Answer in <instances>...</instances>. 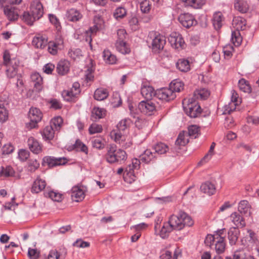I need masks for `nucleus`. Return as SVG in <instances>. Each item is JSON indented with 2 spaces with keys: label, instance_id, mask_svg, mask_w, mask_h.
Wrapping results in <instances>:
<instances>
[{
  "label": "nucleus",
  "instance_id": "obj_1",
  "mask_svg": "<svg viewBox=\"0 0 259 259\" xmlns=\"http://www.w3.org/2000/svg\"><path fill=\"white\" fill-rule=\"evenodd\" d=\"M193 225V221L191 218L185 212L180 211L178 215H172L168 222L163 224L160 235L162 238H164L173 230H181L185 226L190 227Z\"/></svg>",
  "mask_w": 259,
  "mask_h": 259
},
{
  "label": "nucleus",
  "instance_id": "obj_2",
  "mask_svg": "<svg viewBox=\"0 0 259 259\" xmlns=\"http://www.w3.org/2000/svg\"><path fill=\"white\" fill-rule=\"evenodd\" d=\"M105 159L108 163L121 162L124 161L127 158L126 152L120 149H117L114 144L110 145L106 154Z\"/></svg>",
  "mask_w": 259,
  "mask_h": 259
},
{
  "label": "nucleus",
  "instance_id": "obj_3",
  "mask_svg": "<svg viewBox=\"0 0 259 259\" xmlns=\"http://www.w3.org/2000/svg\"><path fill=\"white\" fill-rule=\"evenodd\" d=\"M187 102V106H184V109L186 114L191 118H196L198 117L202 112V109L200 106L198 104L193 98L189 99L188 100L185 99L183 104Z\"/></svg>",
  "mask_w": 259,
  "mask_h": 259
},
{
  "label": "nucleus",
  "instance_id": "obj_4",
  "mask_svg": "<svg viewBox=\"0 0 259 259\" xmlns=\"http://www.w3.org/2000/svg\"><path fill=\"white\" fill-rule=\"evenodd\" d=\"M28 116L30 121L26 123V126L30 130L37 126V123L41 120L42 114L39 109L31 107L30 109Z\"/></svg>",
  "mask_w": 259,
  "mask_h": 259
},
{
  "label": "nucleus",
  "instance_id": "obj_5",
  "mask_svg": "<svg viewBox=\"0 0 259 259\" xmlns=\"http://www.w3.org/2000/svg\"><path fill=\"white\" fill-rule=\"evenodd\" d=\"M168 40L171 47L175 49H183L186 46L182 35L178 32L171 33L168 37Z\"/></svg>",
  "mask_w": 259,
  "mask_h": 259
},
{
  "label": "nucleus",
  "instance_id": "obj_6",
  "mask_svg": "<svg viewBox=\"0 0 259 259\" xmlns=\"http://www.w3.org/2000/svg\"><path fill=\"white\" fill-rule=\"evenodd\" d=\"M155 97L166 102L174 100L176 97V94L169 88H162L155 91Z\"/></svg>",
  "mask_w": 259,
  "mask_h": 259
},
{
  "label": "nucleus",
  "instance_id": "obj_7",
  "mask_svg": "<svg viewBox=\"0 0 259 259\" xmlns=\"http://www.w3.org/2000/svg\"><path fill=\"white\" fill-rule=\"evenodd\" d=\"M138 108L144 114L151 115L156 110V106L153 101H142L138 105Z\"/></svg>",
  "mask_w": 259,
  "mask_h": 259
},
{
  "label": "nucleus",
  "instance_id": "obj_8",
  "mask_svg": "<svg viewBox=\"0 0 259 259\" xmlns=\"http://www.w3.org/2000/svg\"><path fill=\"white\" fill-rule=\"evenodd\" d=\"M166 44L165 37L159 34L156 35L152 39L151 48L152 51L155 53H158L162 51Z\"/></svg>",
  "mask_w": 259,
  "mask_h": 259
},
{
  "label": "nucleus",
  "instance_id": "obj_9",
  "mask_svg": "<svg viewBox=\"0 0 259 259\" xmlns=\"http://www.w3.org/2000/svg\"><path fill=\"white\" fill-rule=\"evenodd\" d=\"M20 66V61L17 58H13L9 65H7L6 70L7 75L9 78H13L15 76H17V72L18 68Z\"/></svg>",
  "mask_w": 259,
  "mask_h": 259
},
{
  "label": "nucleus",
  "instance_id": "obj_10",
  "mask_svg": "<svg viewBox=\"0 0 259 259\" xmlns=\"http://www.w3.org/2000/svg\"><path fill=\"white\" fill-rule=\"evenodd\" d=\"M178 19L180 23L184 27L187 28H189L197 24V21L195 19L194 16L189 13L181 14L179 16Z\"/></svg>",
  "mask_w": 259,
  "mask_h": 259
},
{
  "label": "nucleus",
  "instance_id": "obj_11",
  "mask_svg": "<svg viewBox=\"0 0 259 259\" xmlns=\"http://www.w3.org/2000/svg\"><path fill=\"white\" fill-rule=\"evenodd\" d=\"M43 161L50 167L64 165L68 162V160L65 157L56 158L53 156H46L44 158Z\"/></svg>",
  "mask_w": 259,
  "mask_h": 259
},
{
  "label": "nucleus",
  "instance_id": "obj_12",
  "mask_svg": "<svg viewBox=\"0 0 259 259\" xmlns=\"http://www.w3.org/2000/svg\"><path fill=\"white\" fill-rule=\"evenodd\" d=\"M30 12L36 20L41 18L44 14V8L41 3L39 2H34L31 5Z\"/></svg>",
  "mask_w": 259,
  "mask_h": 259
},
{
  "label": "nucleus",
  "instance_id": "obj_13",
  "mask_svg": "<svg viewBox=\"0 0 259 259\" xmlns=\"http://www.w3.org/2000/svg\"><path fill=\"white\" fill-rule=\"evenodd\" d=\"M46 186V181L37 176L34 181L31 187V192L33 193H38L42 191Z\"/></svg>",
  "mask_w": 259,
  "mask_h": 259
},
{
  "label": "nucleus",
  "instance_id": "obj_14",
  "mask_svg": "<svg viewBox=\"0 0 259 259\" xmlns=\"http://www.w3.org/2000/svg\"><path fill=\"white\" fill-rule=\"evenodd\" d=\"M27 145L30 150L34 154H39L42 151L41 145L33 137H30L27 140Z\"/></svg>",
  "mask_w": 259,
  "mask_h": 259
},
{
  "label": "nucleus",
  "instance_id": "obj_15",
  "mask_svg": "<svg viewBox=\"0 0 259 259\" xmlns=\"http://www.w3.org/2000/svg\"><path fill=\"white\" fill-rule=\"evenodd\" d=\"M31 80L33 83L34 91L39 92L42 89V78L38 73H34L31 75Z\"/></svg>",
  "mask_w": 259,
  "mask_h": 259
},
{
  "label": "nucleus",
  "instance_id": "obj_16",
  "mask_svg": "<svg viewBox=\"0 0 259 259\" xmlns=\"http://www.w3.org/2000/svg\"><path fill=\"white\" fill-rule=\"evenodd\" d=\"M95 22L96 24L93 27H90L89 31L85 32V35H87L85 40L87 41H89L90 44L92 41L91 34L96 33L98 30L101 28L103 20L99 17L97 20H95Z\"/></svg>",
  "mask_w": 259,
  "mask_h": 259
},
{
  "label": "nucleus",
  "instance_id": "obj_17",
  "mask_svg": "<svg viewBox=\"0 0 259 259\" xmlns=\"http://www.w3.org/2000/svg\"><path fill=\"white\" fill-rule=\"evenodd\" d=\"M71 196L73 201L79 202L82 200L84 198V193L79 187L75 186L71 189Z\"/></svg>",
  "mask_w": 259,
  "mask_h": 259
},
{
  "label": "nucleus",
  "instance_id": "obj_18",
  "mask_svg": "<svg viewBox=\"0 0 259 259\" xmlns=\"http://www.w3.org/2000/svg\"><path fill=\"white\" fill-rule=\"evenodd\" d=\"M70 66V63L68 61L61 60L58 63L56 70L58 74L64 75L69 72Z\"/></svg>",
  "mask_w": 259,
  "mask_h": 259
},
{
  "label": "nucleus",
  "instance_id": "obj_19",
  "mask_svg": "<svg viewBox=\"0 0 259 259\" xmlns=\"http://www.w3.org/2000/svg\"><path fill=\"white\" fill-rule=\"evenodd\" d=\"M200 190L202 192L210 196L215 193L216 188L214 184L207 181L201 185L200 187Z\"/></svg>",
  "mask_w": 259,
  "mask_h": 259
},
{
  "label": "nucleus",
  "instance_id": "obj_20",
  "mask_svg": "<svg viewBox=\"0 0 259 259\" xmlns=\"http://www.w3.org/2000/svg\"><path fill=\"white\" fill-rule=\"evenodd\" d=\"M47 43L46 37L40 34L35 36L32 40V45L36 48L43 49L47 46Z\"/></svg>",
  "mask_w": 259,
  "mask_h": 259
},
{
  "label": "nucleus",
  "instance_id": "obj_21",
  "mask_svg": "<svg viewBox=\"0 0 259 259\" xmlns=\"http://www.w3.org/2000/svg\"><path fill=\"white\" fill-rule=\"evenodd\" d=\"M4 12L10 21H15L18 18V14L15 7H6L4 9Z\"/></svg>",
  "mask_w": 259,
  "mask_h": 259
},
{
  "label": "nucleus",
  "instance_id": "obj_22",
  "mask_svg": "<svg viewBox=\"0 0 259 259\" xmlns=\"http://www.w3.org/2000/svg\"><path fill=\"white\" fill-rule=\"evenodd\" d=\"M66 16L68 21L76 22L81 18L82 15L76 9L72 8L67 11Z\"/></svg>",
  "mask_w": 259,
  "mask_h": 259
},
{
  "label": "nucleus",
  "instance_id": "obj_23",
  "mask_svg": "<svg viewBox=\"0 0 259 259\" xmlns=\"http://www.w3.org/2000/svg\"><path fill=\"white\" fill-rule=\"evenodd\" d=\"M134 170L131 168V164L128 165V168H126L123 174V179L125 182L132 184L136 180Z\"/></svg>",
  "mask_w": 259,
  "mask_h": 259
},
{
  "label": "nucleus",
  "instance_id": "obj_24",
  "mask_svg": "<svg viewBox=\"0 0 259 259\" xmlns=\"http://www.w3.org/2000/svg\"><path fill=\"white\" fill-rule=\"evenodd\" d=\"M106 111L104 108L99 107H94L92 111L91 119L92 120L96 121L104 117L106 115Z\"/></svg>",
  "mask_w": 259,
  "mask_h": 259
},
{
  "label": "nucleus",
  "instance_id": "obj_25",
  "mask_svg": "<svg viewBox=\"0 0 259 259\" xmlns=\"http://www.w3.org/2000/svg\"><path fill=\"white\" fill-rule=\"evenodd\" d=\"M235 9L242 13L247 12L249 6L245 0H236L234 3Z\"/></svg>",
  "mask_w": 259,
  "mask_h": 259
},
{
  "label": "nucleus",
  "instance_id": "obj_26",
  "mask_svg": "<svg viewBox=\"0 0 259 259\" xmlns=\"http://www.w3.org/2000/svg\"><path fill=\"white\" fill-rule=\"evenodd\" d=\"M231 219L237 227L243 228L245 226L246 224L244 219L238 212H235L232 213Z\"/></svg>",
  "mask_w": 259,
  "mask_h": 259
},
{
  "label": "nucleus",
  "instance_id": "obj_27",
  "mask_svg": "<svg viewBox=\"0 0 259 259\" xmlns=\"http://www.w3.org/2000/svg\"><path fill=\"white\" fill-rule=\"evenodd\" d=\"M224 17L221 12H215L213 16L212 24L216 30L220 29L222 26Z\"/></svg>",
  "mask_w": 259,
  "mask_h": 259
},
{
  "label": "nucleus",
  "instance_id": "obj_28",
  "mask_svg": "<svg viewBox=\"0 0 259 259\" xmlns=\"http://www.w3.org/2000/svg\"><path fill=\"white\" fill-rule=\"evenodd\" d=\"M55 130L50 125H47L45 127L41 133L43 139L46 141L52 140L55 135Z\"/></svg>",
  "mask_w": 259,
  "mask_h": 259
},
{
  "label": "nucleus",
  "instance_id": "obj_29",
  "mask_svg": "<svg viewBox=\"0 0 259 259\" xmlns=\"http://www.w3.org/2000/svg\"><path fill=\"white\" fill-rule=\"evenodd\" d=\"M169 88L175 94L176 92L179 93L184 90V83L179 79H175L170 83Z\"/></svg>",
  "mask_w": 259,
  "mask_h": 259
},
{
  "label": "nucleus",
  "instance_id": "obj_30",
  "mask_svg": "<svg viewBox=\"0 0 259 259\" xmlns=\"http://www.w3.org/2000/svg\"><path fill=\"white\" fill-rule=\"evenodd\" d=\"M155 91L151 86L144 87L141 89L142 96L147 100H151L153 97H155Z\"/></svg>",
  "mask_w": 259,
  "mask_h": 259
},
{
  "label": "nucleus",
  "instance_id": "obj_31",
  "mask_svg": "<svg viewBox=\"0 0 259 259\" xmlns=\"http://www.w3.org/2000/svg\"><path fill=\"white\" fill-rule=\"evenodd\" d=\"M177 68L182 72H186L190 70L189 61L185 59H180L176 64Z\"/></svg>",
  "mask_w": 259,
  "mask_h": 259
},
{
  "label": "nucleus",
  "instance_id": "obj_32",
  "mask_svg": "<svg viewBox=\"0 0 259 259\" xmlns=\"http://www.w3.org/2000/svg\"><path fill=\"white\" fill-rule=\"evenodd\" d=\"M108 96L107 90L103 88L97 89L94 95V98L98 101H102L106 99Z\"/></svg>",
  "mask_w": 259,
  "mask_h": 259
},
{
  "label": "nucleus",
  "instance_id": "obj_33",
  "mask_svg": "<svg viewBox=\"0 0 259 259\" xmlns=\"http://www.w3.org/2000/svg\"><path fill=\"white\" fill-rule=\"evenodd\" d=\"M137 2L143 13L147 14L150 12L152 7V2L150 0H137Z\"/></svg>",
  "mask_w": 259,
  "mask_h": 259
},
{
  "label": "nucleus",
  "instance_id": "obj_34",
  "mask_svg": "<svg viewBox=\"0 0 259 259\" xmlns=\"http://www.w3.org/2000/svg\"><path fill=\"white\" fill-rule=\"evenodd\" d=\"M250 208L251 206L247 200H241L239 203L238 209L241 213L250 215Z\"/></svg>",
  "mask_w": 259,
  "mask_h": 259
},
{
  "label": "nucleus",
  "instance_id": "obj_35",
  "mask_svg": "<svg viewBox=\"0 0 259 259\" xmlns=\"http://www.w3.org/2000/svg\"><path fill=\"white\" fill-rule=\"evenodd\" d=\"M239 231L235 228H231L228 232V239L231 245H235L238 238Z\"/></svg>",
  "mask_w": 259,
  "mask_h": 259
},
{
  "label": "nucleus",
  "instance_id": "obj_36",
  "mask_svg": "<svg viewBox=\"0 0 259 259\" xmlns=\"http://www.w3.org/2000/svg\"><path fill=\"white\" fill-rule=\"evenodd\" d=\"M103 57L105 62L106 63L109 64H113L116 62V56L112 54L108 50H105L104 51Z\"/></svg>",
  "mask_w": 259,
  "mask_h": 259
},
{
  "label": "nucleus",
  "instance_id": "obj_37",
  "mask_svg": "<svg viewBox=\"0 0 259 259\" xmlns=\"http://www.w3.org/2000/svg\"><path fill=\"white\" fill-rule=\"evenodd\" d=\"M215 249L218 254L223 253L225 250L226 244L224 242L223 237H219V239L215 241Z\"/></svg>",
  "mask_w": 259,
  "mask_h": 259
},
{
  "label": "nucleus",
  "instance_id": "obj_38",
  "mask_svg": "<svg viewBox=\"0 0 259 259\" xmlns=\"http://www.w3.org/2000/svg\"><path fill=\"white\" fill-rule=\"evenodd\" d=\"M44 195L45 197H49L54 201L61 202L62 200V195L54 191L45 192Z\"/></svg>",
  "mask_w": 259,
  "mask_h": 259
},
{
  "label": "nucleus",
  "instance_id": "obj_39",
  "mask_svg": "<svg viewBox=\"0 0 259 259\" xmlns=\"http://www.w3.org/2000/svg\"><path fill=\"white\" fill-rule=\"evenodd\" d=\"M155 150V154L157 153L158 154H163L166 153L169 148L167 145L163 143H158L153 147Z\"/></svg>",
  "mask_w": 259,
  "mask_h": 259
},
{
  "label": "nucleus",
  "instance_id": "obj_40",
  "mask_svg": "<svg viewBox=\"0 0 259 259\" xmlns=\"http://www.w3.org/2000/svg\"><path fill=\"white\" fill-rule=\"evenodd\" d=\"M116 50L122 54H128L130 49L127 46L125 41H116L115 44Z\"/></svg>",
  "mask_w": 259,
  "mask_h": 259
},
{
  "label": "nucleus",
  "instance_id": "obj_41",
  "mask_svg": "<svg viewBox=\"0 0 259 259\" xmlns=\"http://www.w3.org/2000/svg\"><path fill=\"white\" fill-rule=\"evenodd\" d=\"M238 86L240 90L245 93H250L251 88L249 82L244 78H241L238 81Z\"/></svg>",
  "mask_w": 259,
  "mask_h": 259
},
{
  "label": "nucleus",
  "instance_id": "obj_42",
  "mask_svg": "<svg viewBox=\"0 0 259 259\" xmlns=\"http://www.w3.org/2000/svg\"><path fill=\"white\" fill-rule=\"evenodd\" d=\"M155 157V153L152 152L150 150L147 149L144 151V153L140 156V158L141 160L142 161L145 163H148Z\"/></svg>",
  "mask_w": 259,
  "mask_h": 259
},
{
  "label": "nucleus",
  "instance_id": "obj_43",
  "mask_svg": "<svg viewBox=\"0 0 259 259\" xmlns=\"http://www.w3.org/2000/svg\"><path fill=\"white\" fill-rule=\"evenodd\" d=\"M15 171L13 168L10 166H7L6 167L3 166L1 167L0 170V177H9L14 176Z\"/></svg>",
  "mask_w": 259,
  "mask_h": 259
},
{
  "label": "nucleus",
  "instance_id": "obj_44",
  "mask_svg": "<svg viewBox=\"0 0 259 259\" xmlns=\"http://www.w3.org/2000/svg\"><path fill=\"white\" fill-rule=\"evenodd\" d=\"M63 123V119L58 116L54 117L50 122V126H52L55 131H58L60 130Z\"/></svg>",
  "mask_w": 259,
  "mask_h": 259
},
{
  "label": "nucleus",
  "instance_id": "obj_45",
  "mask_svg": "<svg viewBox=\"0 0 259 259\" xmlns=\"http://www.w3.org/2000/svg\"><path fill=\"white\" fill-rule=\"evenodd\" d=\"M22 20L29 25H32L34 22L36 21L30 12H24L22 15Z\"/></svg>",
  "mask_w": 259,
  "mask_h": 259
},
{
  "label": "nucleus",
  "instance_id": "obj_46",
  "mask_svg": "<svg viewBox=\"0 0 259 259\" xmlns=\"http://www.w3.org/2000/svg\"><path fill=\"white\" fill-rule=\"evenodd\" d=\"M194 95L197 99L205 100L209 96V93L207 90L202 89L195 91Z\"/></svg>",
  "mask_w": 259,
  "mask_h": 259
},
{
  "label": "nucleus",
  "instance_id": "obj_47",
  "mask_svg": "<svg viewBox=\"0 0 259 259\" xmlns=\"http://www.w3.org/2000/svg\"><path fill=\"white\" fill-rule=\"evenodd\" d=\"M232 41L236 46H239L242 40V38L239 30L234 31L232 33Z\"/></svg>",
  "mask_w": 259,
  "mask_h": 259
},
{
  "label": "nucleus",
  "instance_id": "obj_48",
  "mask_svg": "<svg viewBox=\"0 0 259 259\" xmlns=\"http://www.w3.org/2000/svg\"><path fill=\"white\" fill-rule=\"evenodd\" d=\"M62 96L64 99L68 102H71L74 100L76 97V95H74L73 92L70 90H64L62 93Z\"/></svg>",
  "mask_w": 259,
  "mask_h": 259
},
{
  "label": "nucleus",
  "instance_id": "obj_49",
  "mask_svg": "<svg viewBox=\"0 0 259 259\" xmlns=\"http://www.w3.org/2000/svg\"><path fill=\"white\" fill-rule=\"evenodd\" d=\"M39 166V163L36 159H31L28 162V169L30 172H34Z\"/></svg>",
  "mask_w": 259,
  "mask_h": 259
},
{
  "label": "nucleus",
  "instance_id": "obj_50",
  "mask_svg": "<svg viewBox=\"0 0 259 259\" xmlns=\"http://www.w3.org/2000/svg\"><path fill=\"white\" fill-rule=\"evenodd\" d=\"M8 111L7 110L5 106L0 104V121L4 122L8 118Z\"/></svg>",
  "mask_w": 259,
  "mask_h": 259
},
{
  "label": "nucleus",
  "instance_id": "obj_51",
  "mask_svg": "<svg viewBox=\"0 0 259 259\" xmlns=\"http://www.w3.org/2000/svg\"><path fill=\"white\" fill-rule=\"evenodd\" d=\"M199 127L195 125H192L188 128V135L194 139L196 138L199 135Z\"/></svg>",
  "mask_w": 259,
  "mask_h": 259
},
{
  "label": "nucleus",
  "instance_id": "obj_52",
  "mask_svg": "<svg viewBox=\"0 0 259 259\" xmlns=\"http://www.w3.org/2000/svg\"><path fill=\"white\" fill-rule=\"evenodd\" d=\"M188 142V139H186V136L183 132L179 134L175 143L179 146H185Z\"/></svg>",
  "mask_w": 259,
  "mask_h": 259
},
{
  "label": "nucleus",
  "instance_id": "obj_53",
  "mask_svg": "<svg viewBox=\"0 0 259 259\" xmlns=\"http://www.w3.org/2000/svg\"><path fill=\"white\" fill-rule=\"evenodd\" d=\"M126 14V10L123 7H119L116 9L114 13V16L116 19L123 18Z\"/></svg>",
  "mask_w": 259,
  "mask_h": 259
},
{
  "label": "nucleus",
  "instance_id": "obj_54",
  "mask_svg": "<svg viewBox=\"0 0 259 259\" xmlns=\"http://www.w3.org/2000/svg\"><path fill=\"white\" fill-rule=\"evenodd\" d=\"M102 130V125L96 123L92 124L89 128V132L91 135L101 133Z\"/></svg>",
  "mask_w": 259,
  "mask_h": 259
},
{
  "label": "nucleus",
  "instance_id": "obj_55",
  "mask_svg": "<svg viewBox=\"0 0 259 259\" xmlns=\"http://www.w3.org/2000/svg\"><path fill=\"white\" fill-rule=\"evenodd\" d=\"M236 106L235 103L232 102L229 103L228 104L225 105L223 108L224 114H230L232 112L236 109Z\"/></svg>",
  "mask_w": 259,
  "mask_h": 259
},
{
  "label": "nucleus",
  "instance_id": "obj_56",
  "mask_svg": "<svg viewBox=\"0 0 259 259\" xmlns=\"http://www.w3.org/2000/svg\"><path fill=\"white\" fill-rule=\"evenodd\" d=\"M121 132V131L118 130V131L113 130L111 133L112 138L114 139L116 143H118L119 144H120V141H123V135Z\"/></svg>",
  "mask_w": 259,
  "mask_h": 259
},
{
  "label": "nucleus",
  "instance_id": "obj_57",
  "mask_svg": "<svg viewBox=\"0 0 259 259\" xmlns=\"http://www.w3.org/2000/svg\"><path fill=\"white\" fill-rule=\"evenodd\" d=\"M233 22L237 24V29L239 30V29L241 30H244L245 27L246 20L243 18L238 17L235 18Z\"/></svg>",
  "mask_w": 259,
  "mask_h": 259
},
{
  "label": "nucleus",
  "instance_id": "obj_58",
  "mask_svg": "<svg viewBox=\"0 0 259 259\" xmlns=\"http://www.w3.org/2000/svg\"><path fill=\"white\" fill-rule=\"evenodd\" d=\"M215 146V143H212L208 153L204 156L200 162H202L203 161L206 162L211 158V156L213 155L214 153L213 151Z\"/></svg>",
  "mask_w": 259,
  "mask_h": 259
},
{
  "label": "nucleus",
  "instance_id": "obj_59",
  "mask_svg": "<svg viewBox=\"0 0 259 259\" xmlns=\"http://www.w3.org/2000/svg\"><path fill=\"white\" fill-rule=\"evenodd\" d=\"M49 18L50 22L55 25L57 30L60 31L61 26L57 17L53 14H49Z\"/></svg>",
  "mask_w": 259,
  "mask_h": 259
},
{
  "label": "nucleus",
  "instance_id": "obj_60",
  "mask_svg": "<svg viewBox=\"0 0 259 259\" xmlns=\"http://www.w3.org/2000/svg\"><path fill=\"white\" fill-rule=\"evenodd\" d=\"M130 123L129 119H125L121 120L117 125V128L118 131H124L128 126Z\"/></svg>",
  "mask_w": 259,
  "mask_h": 259
},
{
  "label": "nucleus",
  "instance_id": "obj_61",
  "mask_svg": "<svg viewBox=\"0 0 259 259\" xmlns=\"http://www.w3.org/2000/svg\"><path fill=\"white\" fill-rule=\"evenodd\" d=\"M73 245L79 248H85L89 247L90 245V243L88 242L83 241L81 239H78L73 243Z\"/></svg>",
  "mask_w": 259,
  "mask_h": 259
},
{
  "label": "nucleus",
  "instance_id": "obj_62",
  "mask_svg": "<svg viewBox=\"0 0 259 259\" xmlns=\"http://www.w3.org/2000/svg\"><path fill=\"white\" fill-rule=\"evenodd\" d=\"M17 81L16 83V85L18 88V91L22 93L24 91V82L22 78V76L20 74L17 75Z\"/></svg>",
  "mask_w": 259,
  "mask_h": 259
},
{
  "label": "nucleus",
  "instance_id": "obj_63",
  "mask_svg": "<svg viewBox=\"0 0 259 259\" xmlns=\"http://www.w3.org/2000/svg\"><path fill=\"white\" fill-rule=\"evenodd\" d=\"M58 50H59V49L58 48L56 44L54 43V41H50L48 43V50L50 54L53 55H56Z\"/></svg>",
  "mask_w": 259,
  "mask_h": 259
},
{
  "label": "nucleus",
  "instance_id": "obj_64",
  "mask_svg": "<svg viewBox=\"0 0 259 259\" xmlns=\"http://www.w3.org/2000/svg\"><path fill=\"white\" fill-rule=\"evenodd\" d=\"M39 251L36 249L29 248L28 251V255L31 259H37L39 256Z\"/></svg>",
  "mask_w": 259,
  "mask_h": 259
}]
</instances>
